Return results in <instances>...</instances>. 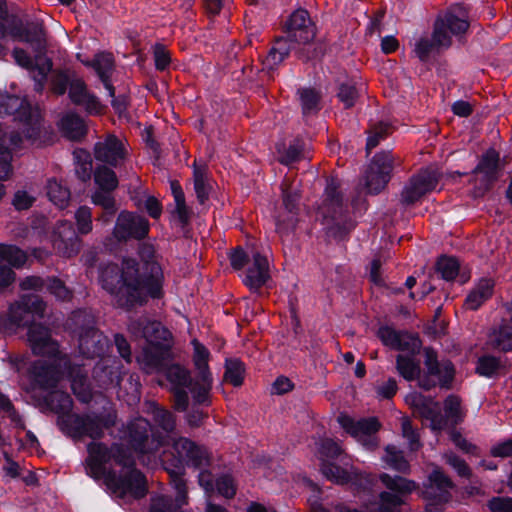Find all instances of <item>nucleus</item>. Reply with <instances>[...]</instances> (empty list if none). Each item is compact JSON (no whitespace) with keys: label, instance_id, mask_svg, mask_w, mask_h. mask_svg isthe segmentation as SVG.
<instances>
[{"label":"nucleus","instance_id":"f257e3e1","mask_svg":"<svg viewBox=\"0 0 512 512\" xmlns=\"http://www.w3.org/2000/svg\"><path fill=\"white\" fill-rule=\"evenodd\" d=\"M88 456L85 459L86 473L95 480L104 479V483L119 498L131 495L135 499L143 498L147 492L145 475L136 468L132 450L122 443L92 441L87 445Z\"/></svg>","mask_w":512,"mask_h":512},{"label":"nucleus","instance_id":"f03ea898","mask_svg":"<svg viewBox=\"0 0 512 512\" xmlns=\"http://www.w3.org/2000/svg\"><path fill=\"white\" fill-rule=\"evenodd\" d=\"M135 259H125L122 267L108 263L100 269L99 281L102 288L114 297L117 307L132 311L143 306L151 298L143 285V274Z\"/></svg>","mask_w":512,"mask_h":512},{"label":"nucleus","instance_id":"7ed1b4c3","mask_svg":"<svg viewBox=\"0 0 512 512\" xmlns=\"http://www.w3.org/2000/svg\"><path fill=\"white\" fill-rule=\"evenodd\" d=\"M286 36L276 37L268 51L264 66L269 78L273 79L279 66L289 57L293 45L312 42L317 33L315 23L304 8L293 11L284 24Z\"/></svg>","mask_w":512,"mask_h":512},{"label":"nucleus","instance_id":"20e7f679","mask_svg":"<svg viewBox=\"0 0 512 512\" xmlns=\"http://www.w3.org/2000/svg\"><path fill=\"white\" fill-rule=\"evenodd\" d=\"M13 116L23 124L24 137L37 146H47L54 142L56 134L43 126V118L38 107H34L27 98L0 93V117Z\"/></svg>","mask_w":512,"mask_h":512},{"label":"nucleus","instance_id":"39448f33","mask_svg":"<svg viewBox=\"0 0 512 512\" xmlns=\"http://www.w3.org/2000/svg\"><path fill=\"white\" fill-rule=\"evenodd\" d=\"M326 225L327 235L335 240L344 239L354 228V222L347 216V206L343 203V195L337 183H328L322 204L318 208Z\"/></svg>","mask_w":512,"mask_h":512},{"label":"nucleus","instance_id":"423d86ee","mask_svg":"<svg viewBox=\"0 0 512 512\" xmlns=\"http://www.w3.org/2000/svg\"><path fill=\"white\" fill-rule=\"evenodd\" d=\"M116 414L112 412L100 414H70L57 418L60 429L75 441L85 437L93 440L101 439L104 430L116 425Z\"/></svg>","mask_w":512,"mask_h":512},{"label":"nucleus","instance_id":"0eeeda50","mask_svg":"<svg viewBox=\"0 0 512 512\" xmlns=\"http://www.w3.org/2000/svg\"><path fill=\"white\" fill-rule=\"evenodd\" d=\"M128 443L139 455H153L160 447L168 444L167 437L154 432L151 424L144 418L136 419L128 425Z\"/></svg>","mask_w":512,"mask_h":512},{"label":"nucleus","instance_id":"6e6552de","mask_svg":"<svg viewBox=\"0 0 512 512\" xmlns=\"http://www.w3.org/2000/svg\"><path fill=\"white\" fill-rule=\"evenodd\" d=\"M46 303L35 294L23 295L18 302L9 308L7 323L3 325L6 331H13L18 327H25L32 324L33 315L44 316Z\"/></svg>","mask_w":512,"mask_h":512},{"label":"nucleus","instance_id":"1a4fd4ad","mask_svg":"<svg viewBox=\"0 0 512 512\" xmlns=\"http://www.w3.org/2000/svg\"><path fill=\"white\" fill-rule=\"evenodd\" d=\"M140 261L136 260V264L143 274V285L149 290L150 296L153 299H160L163 297V271L160 264L154 259L155 249L152 244L142 243L138 250Z\"/></svg>","mask_w":512,"mask_h":512},{"label":"nucleus","instance_id":"9d476101","mask_svg":"<svg viewBox=\"0 0 512 512\" xmlns=\"http://www.w3.org/2000/svg\"><path fill=\"white\" fill-rule=\"evenodd\" d=\"M428 480L430 484L422 492L423 498L428 501L427 511L442 512L443 505L449 502L452 497L450 490L455 485L451 478L439 467L433 469Z\"/></svg>","mask_w":512,"mask_h":512},{"label":"nucleus","instance_id":"9b49d317","mask_svg":"<svg viewBox=\"0 0 512 512\" xmlns=\"http://www.w3.org/2000/svg\"><path fill=\"white\" fill-rule=\"evenodd\" d=\"M441 179V173L432 167L421 169L413 175L401 192L400 201L404 205H413L427 193L433 191Z\"/></svg>","mask_w":512,"mask_h":512},{"label":"nucleus","instance_id":"f8f14e48","mask_svg":"<svg viewBox=\"0 0 512 512\" xmlns=\"http://www.w3.org/2000/svg\"><path fill=\"white\" fill-rule=\"evenodd\" d=\"M51 243L55 253L64 258L76 256L82 248V240L73 223L67 220L56 223L51 234Z\"/></svg>","mask_w":512,"mask_h":512},{"label":"nucleus","instance_id":"ddd939ff","mask_svg":"<svg viewBox=\"0 0 512 512\" xmlns=\"http://www.w3.org/2000/svg\"><path fill=\"white\" fill-rule=\"evenodd\" d=\"M149 227L145 217L124 210L117 217L112 235L118 242L142 240L148 235Z\"/></svg>","mask_w":512,"mask_h":512},{"label":"nucleus","instance_id":"4468645a","mask_svg":"<svg viewBox=\"0 0 512 512\" xmlns=\"http://www.w3.org/2000/svg\"><path fill=\"white\" fill-rule=\"evenodd\" d=\"M282 191V202L285 210L291 214L288 218H282L279 216L276 221V231L283 237L294 231L298 223V212L299 205L302 198V194L299 189L293 186L292 182L285 179L281 184Z\"/></svg>","mask_w":512,"mask_h":512},{"label":"nucleus","instance_id":"2eb2a0df","mask_svg":"<svg viewBox=\"0 0 512 512\" xmlns=\"http://www.w3.org/2000/svg\"><path fill=\"white\" fill-rule=\"evenodd\" d=\"M392 125L387 122H378L368 131L366 141V158L368 160H400L391 149L379 147L380 142L392 133Z\"/></svg>","mask_w":512,"mask_h":512},{"label":"nucleus","instance_id":"dca6fc26","mask_svg":"<svg viewBox=\"0 0 512 512\" xmlns=\"http://www.w3.org/2000/svg\"><path fill=\"white\" fill-rule=\"evenodd\" d=\"M469 25L465 18L457 16L452 9H448L436 18L433 25L434 36L438 42L445 43L446 47H450L452 45L451 35L459 36L466 33Z\"/></svg>","mask_w":512,"mask_h":512},{"label":"nucleus","instance_id":"f3484780","mask_svg":"<svg viewBox=\"0 0 512 512\" xmlns=\"http://www.w3.org/2000/svg\"><path fill=\"white\" fill-rule=\"evenodd\" d=\"M169 438L172 441L173 450L183 456L187 465H191L196 469L211 465V453L205 446L199 445L186 437Z\"/></svg>","mask_w":512,"mask_h":512},{"label":"nucleus","instance_id":"a211bd4d","mask_svg":"<svg viewBox=\"0 0 512 512\" xmlns=\"http://www.w3.org/2000/svg\"><path fill=\"white\" fill-rule=\"evenodd\" d=\"M167 380L174 385L172 389L173 408L184 412L189 405L188 393L184 388L191 382L190 372L179 364L167 367L165 372Z\"/></svg>","mask_w":512,"mask_h":512},{"label":"nucleus","instance_id":"6ab92c4d","mask_svg":"<svg viewBox=\"0 0 512 512\" xmlns=\"http://www.w3.org/2000/svg\"><path fill=\"white\" fill-rule=\"evenodd\" d=\"M27 339L33 354L39 356H55L58 344L51 337V331L40 323H32L28 327Z\"/></svg>","mask_w":512,"mask_h":512},{"label":"nucleus","instance_id":"aec40b11","mask_svg":"<svg viewBox=\"0 0 512 512\" xmlns=\"http://www.w3.org/2000/svg\"><path fill=\"white\" fill-rule=\"evenodd\" d=\"M474 189L477 195L489 192L503 174L501 162H479L472 172Z\"/></svg>","mask_w":512,"mask_h":512},{"label":"nucleus","instance_id":"412c9836","mask_svg":"<svg viewBox=\"0 0 512 512\" xmlns=\"http://www.w3.org/2000/svg\"><path fill=\"white\" fill-rule=\"evenodd\" d=\"M411 407L414 413L422 420L430 421V428L434 431L442 430L446 420L441 415L440 405L431 397L416 394L412 397Z\"/></svg>","mask_w":512,"mask_h":512},{"label":"nucleus","instance_id":"4be33fe9","mask_svg":"<svg viewBox=\"0 0 512 512\" xmlns=\"http://www.w3.org/2000/svg\"><path fill=\"white\" fill-rule=\"evenodd\" d=\"M128 144L115 134H107L94 145V160H126Z\"/></svg>","mask_w":512,"mask_h":512},{"label":"nucleus","instance_id":"5701e85b","mask_svg":"<svg viewBox=\"0 0 512 512\" xmlns=\"http://www.w3.org/2000/svg\"><path fill=\"white\" fill-rule=\"evenodd\" d=\"M392 162H370L365 170V187L369 194L382 192L391 179Z\"/></svg>","mask_w":512,"mask_h":512},{"label":"nucleus","instance_id":"b1692460","mask_svg":"<svg viewBox=\"0 0 512 512\" xmlns=\"http://www.w3.org/2000/svg\"><path fill=\"white\" fill-rule=\"evenodd\" d=\"M65 368L71 382V389L74 395L82 403H89L92 400V391L88 379V373L83 365L65 362Z\"/></svg>","mask_w":512,"mask_h":512},{"label":"nucleus","instance_id":"393cba45","mask_svg":"<svg viewBox=\"0 0 512 512\" xmlns=\"http://www.w3.org/2000/svg\"><path fill=\"white\" fill-rule=\"evenodd\" d=\"M33 388L51 389L55 388L60 379L59 370L56 366L45 361L38 360L29 369Z\"/></svg>","mask_w":512,"mask_h":512},{"label":"nucleus","instance_id":"a878e982","mask_svg":"<svg viewBox=\"0 0 512 512\" xmlns=\"http://www.w3.org/2000/svg\"><path fill=\"white\" fill-rule=\"evenodd\" d=\"M21 42L29 44L35 59L41 60L47 54L48 49L47 30L44 24L40 21L28 22Z\"/></svg>","mask_w":512,"mask_h":512},{"label":"nucleus","instance_id":"bb28decb","mask_svg":"<svg viewBox=\"0 0 512 512\" xmlns=\"http://www.w3.org/2000/svg\"><path fill=\"white\" fill-rule=\"evenodd\" d=\"M338 422L348 434L356 439L365 435L378 433L382 428V424L376 417L362 418L355 421L352 417L341 414L338 417Z\"/></svg>","mask_w":512,"mask_h":512},{"label":"nucleus","instance_id":"cd10ccee","mask_svg":"<svg viewBox=\"0 0 512 512\" xmlns=\"http://www.w3.org/2000/svg\"><path fill=\"white\" fill-rule=\"evenodd\" d=\"M379 480L387 489L386 492L391 496L398 497L403 504H406L410 494L418 489V484L415 481L398 475L391 476L387 473H382L379 475Z\"/></svg>","mask_w":512,"mask_h":512},{"label":"nucleus","instance_id":"c85d7f7f","mask_svg":"<svg viewBox=\"0 0 512 512\" xmlns=\"http://www.w3.org/2000/svg\"><path fill=\"white\" fill-rule=\"evenodd\" d=\"M285 150V157L279 160H311L313 158L312 141L309 138L297 136L290 140L288 146L278 144L277 150Z\"/></svg>","mask_w":512,"mask_h":512},{"label":"nucleus","instance_id":"c756f323","mask_svg":"<svg viewBox=\"0 0 512 512\" xmlns=\"http://www.w3.org/2000/svg\"><path fill=\"white\" fill-rule=\"evenodd\" d=\"M77 337L79 350L86 358L100 357L105 353L106 338L99 329L89 333H82V335Z\"/></svg>","mask_w":512,"mask_h":512},{"label":"nucleus","instance_id":"7c9ffc66","mask_svg":"<svg viewBox=\"0 0 512 512\" xmlns=\"http://www.w3.org/2000/svg\"><path fill=\"white\" fill-rule=\"evenodd\" d=\"M269 263L265 256L255 253L253 256V265L247 270L244 283L250 289H259L269 279Z\"/></svg>","mask_w":512,"mask_h":512},{"label":"nucleus","instance_id":"2f4dec72","mask_svg":"<svg viewBox=\"0 0 512 512\" xmlns=\"http://www.w3.org/2000/svg\"><path fill=\"white\" fill-rule=\"evenodd\" d=\"M192 394L194 405H211L210 391L212 389L211 374L197 373L195 379L191 378V382L186 386Z\"/></svg>","mask_w":512,"mask_h":512},{"label":"nucleus","instance_id":"473e14b6","mask_svg":"<svg viewBox=\"0 0 512 512\" xmlns=\"http://www.w3.org/2000/svg\"><path fill=\"white\" fill-rule=\"evenodd\" d=\"M66 327L76 336L98 329L96 327L95 315L88 309L73 311L66 321Z\"/></svg>","mask_w":512,"mask_h":512},{"label":"nucleus","instance_id":"72a5a7b5","mask_svg":"<svg viewBox=\"0 0 512 512\" xmlns=\"http://www.w3.org/2000/svg\"><path fill=\"white\" fill-rule=\"evenodd\" d=\"M297 95L303 117L315 116L323 108V95L320 90L313 87H301L297 90Z\"/></svg>","mask_w":512,"mask_h":512},{"label":"nucleus","instance_id":"f704fd0d","mask_svg":"<svg viewBox=\"0 0 512 512\" xmlns=\"http://www.w3.org/2000/svg\"><path fill=\"white\" fill-rule=\"evenodd\" d=\"M134 325L142 330V336L149 344H159L161 341H168L171 337L169 330L159 321H149L146 318H140Z\"/></svg>","mask_w":512,"mask_h":512},{"label":"nucleus","instance_id":"c9c22d12","mask_svg":"<svg viewBox=\"0 0 512 512\" xmlns=\"http://www.w3.org/2000/svg\"><path fill=\"white\" fill-rule=\"evenodd\" d=\"M361 89L353 80H345L337 83L336 98L345 110H350L361 98Z\"/></svg>","mask_w":512,"mask_h":512},{"label":"nucleus","instance_id":"e433bc0d","mask_svg":"<svg viewBox=\"0 0 512 512\" xmlns=\"http://www.w3.org/2000/svg\"><path fill=\"white\" fill-rule=\"evenodd\" d=\"M494 282L491 279H481L468 294L465 305L468 309L476 310L493 294Z\"/></svg>","mask_w":512,"mask_h":512},{"label":"nucleus","instance_id":"4c0bfd02","mask_svg":"<svg viewBox=\"0 0 512 512\" xmlns=\"http://www.w3.org/2000/svg\"><path fill=\"white\" fill-rule=\"evenodd\" d=\"M170 185L175 200V209L173 211V215L178 219L181 226L184 228L190 223L192 211L186 205L185 195L179 181L172 180Z\"/></svg>","mask_w":512,"mask_h":512},{"label":"nucleus","instance_id":"58836bf2","mask_svg":"<svg viewBox=\"0 0 512 512\" xmlns=\"http://www.w3.org/2000/svg\"><path fill=\"white\" fill-rule=\"evenodd\" d=\"M46 407L59 416L70 415L73 401L70 395L63 391H53L44 397Z\"/></svg>","mask_w":512,"mask_h":512},{"label":"nucleus","instance_id":"ea45409f","mask_svg":"<svg viewBox=\"0 0 512 512\" xmlns=\"http://www.w3.org/2000/svg\"><path fill=\"white\" fill-rule=\"evenodd\" d=\"M61 129L71 140H80L87 133L84 120L75 113H70L62 117Z\"/></svg>","mask_w":512,"mask_h":512},{"label":"nucleus","instance_id":"a19ab883","mask_svg":"<svg viewBox=\"0 0 512 512\" xmlns=\"http://www.w3.org/2000/svg\"><path fill=\"white\" fill-rule=\"evenodd\" d=\"M194 188L198 201L204 204L209 198L210 186L207 183V166L205 162H194Z\"/></svg>","mask_w":512,"mask_h":512},{"label":"nucleus","instance_id":"79ce46f5","mask_svg":"<svg viewBox=\"0 0 512 512\" xmlns=\"http://www.w3.org/2000/svg\"><path fill=\"white\" fill-rule=\"evenodd\" d=\"M443 48L447 49L448 47H446L445 43L437 41L433 31L431 38L421 37L416 41L414 53L421 62L426 63L429 61L432 53H439V51Z\"/></svg>","mask_w":512,"mask_h":512},{"label":"nucleus","instance_id":"37998d69","mask_svg":"<svg viewBox=\"0 0 512 512\" xmlns=\"http://www.w3.org/2000/svg\"><path fill=\"white\" fill-rule=\"evenodd\" d=\"M86 67H91L95 70L99 79L111 78L114 68V61L111 54L99 53L96 54L92 60L82 61Z\"/></svg>","mask_w":512,"mask_h":512},{"label":"nucleus","instance_id":"c03bdc74","mask_svg":"<svg viewBox=\"0 0 512 512\" xmlns=\"http://www.w3.org/2000/svg\"><path fill=\"white\" fill-rule=\"evenodd\" d=\"M76 75V72L70 69L54 70L50 79L52 92L58 96L64 95Z\"/></svg>","mask_w":512,"mask_h":512},{"label":"nucleus","instance_id":"a18cd8bd","mask_svg":"<svg viewBox=\"0 0 512 512\" xmlns=\"http://www.w3.org/2000/svg\"><path fill=\"white\" fill-rule=\"evenodd\" d=\"M322 474L330 481L337 484H347L352 480V474L345 468H342L326 459L320 464Z\"/></svg>","mask_w":512,"mask_h":512},{"label":"nucleus","instance_id":"49530a36","mask_svg":"<svg viewBox=\"0 0 512 512\" xmlns=\"http://www.w3.org/2000/svg\"><path fill=\"white\" fill-rule=\"evenodd\" d=\"M245 365L239 359H226L223 381L239 387L244 382Z\"/></svg>","mask_w":512,"mask_h":512},{"label":"nucleus","instance_id":"de8ad7c7","mask_svg":"<svg viewBox=\"0 0 512 512\" xmlns=\"http://www.w3.org/2000/svg\"><path fill=\"white\" fill-rule=\"evenodd\" d=\"M47 196L59 208L63 209L70 200V190L56 179H49L47 182Z\"/></svg>","mask_w":512,"mask_h":512},{"label":"nucleus","instance_id":"09e8293b","mask_svg":"<svg viewBox=\"0 0 512 512\" xmlns=\"http://www.w3.org/2000/svg\"><path fill=\"white\" fill-rule=\"evenodd\" d=\"M94 181L97 190L114 191L118 187V178L115 172L107 166H99L94 172Z\"/></svg>","mask_w":512,"mask_h":512},{"label":"nucleus","instance_id":"8fccbe9b","mask_svg":"<svg viewBox=\"0 0 512 512\" xmlns=\"http://www.w3.org/2000/svg\"><path fill=\"white\" fill-rule=\"evenodd\" d=\"M385 452V461L391 468L403 474L410 472V464L404 457L403 451L393 445H388L385 448Z\"/></svg>","mask_w":512,"mask_h":512},{"label":"nucleus","instance_id":"3c124183","mask_svg":"<svg viewBox=\"0 0 512 512\" xmlns=\"http://www.w3.org/2000/svg\"><path fill=\"white\" fill-rule=\"evenodd\" d=\"M396 369L398 373L407 381H412L419 377L421 369L417 362L411 357L404 355H397Z\"/></svg>","mask_w":512,"mask_h":512},{"label":"nucleus","instance_id":"603ef678","mask_svg":"<svg viewBox=\"0 0 512 512\" xmlns=\"http://www.w3.org/2000/svg\"><path fill=\"white\" fill-rule=\"evenodd\" d=\"M460 269V263L457 258L443 255L436 262V270L446 281L454 280Z\"/></svg>","mask_w":512,"mask_h":512},{"label":"nucleus","instance_id":"864d4df0","mask_svg":"<svg viewBox=\"0 0 512 512\" xmlns=\"http://www.w3.org/2000/svg\"><path fill=\"white\" fill-rule=\"evenodd\" d=\"M492 346L501 351L512 350V325L504 324L491 337Z\"/></svg>","mask_w":512,"mask_h":512},{"label":"nucleus","instance_id":"5fc2aeb1","mask_svg":"<svg viewBox=\"0 0 512 512\" xmlns=\"http://www.w3.org/2000/svg\"><path fill=\"white\" fill-rule=\"evenodd\" d=\"M167 350L159 344H150L144 349L143 357L146 365L152 368H161L166 359Z\"/></svg>","mask_w":512,"mask_h":512},{"label":"nucleus","instance_id":"6e6d98bb","mask_svg":"<svg viewBox=\"0 0 512 512\" xmlns=\"http://www.w3.org/2000/svg\"><path fill=\"white\" fill-rule=\"evenodd\" d=\"M76 232L81 235L89 234L93 229L92 210L90 207L80 206L75 212Z\"/></svg>","mask_w":512,"mask_h":512},{"label":"nucleus","instance_id":"4d7b16f0","mask_svg":"<svg viewBox=\"0 0 512 512\" xmlns=\"http://www.w3.org/2000/svg\"><path fill=\"white\" fill-rule=\"evenodd\" d=\"M153 419L168 434L173 433L176 429V417L167 409L156 407L153 411Z\"/></svg>","mask_w":512,"mask_h":512},{"label":"nucleus","instance_id":"13d9d810","mask_svg":"<svg viewBox=\"0 0 512 512\" xmlns=\"http://www.w3.org/2000/svg\"><path fill=\"white\" fill-rule=\"evenodd\" d=\"M169 475L170 484L173 486V488L176 490V501L180 505H187L188 504V489L186 480L183 478L185 475L184 471H178L174 472Z\"/></svg>","mask_w":512,"mask_h":512},{"label":"nucleus","instance_id":"bf43d9fd","mask_svg":"<svg viewBox=\"0 0 512 512\" xmlns=\"http://www.w3.org/2000/svg\"><path fill=\"white\" fill-rule=\"evenodd\" d=\"M160 460L164 470L168 474L185 470L183 456L177 454L175 451H163Z\"/></svg>","mask_w":512,"mask_h":512},{"label":"nucleus","instance_id":"052dcab7","mask_svg":"<svg viewBox=\"0 0 512 512\" xmlns=\"http://www.w3.org/2000/svg\"><path fill=\"white\" fill-rule=\"evenodd\" d=\"M192 344L194 347L193 361L198 373L211 374L208 366L210 356L208 349L197 339H194Z\"/></svg>","mask_w":512,"mask_h":512},{"label":"nucleus","instance_id":"680f3d73","mask_svg":"<svg viewBox=\"0 0 512 512\" xmlns=\"http://www.w3.org/2000/svg\"><path fill=\"white\" fill-rule=\"evenodd\" d=\"M421 347L422 341L418 334L402 331L396 350L408 352L411 355H416L420 352Z\"/></svg>","mask_w":512,"mask_h":512},{"label":"nucleus","instance_id":"e2e57ef3","mask_svg":"<svg viewBox=\"0 0 512 512\" xmlns=\"http://www.w3.org/2000/svg\"><path fill=\"white\" fill-rule=\"evenodd\" d=\"M184 505H180L171 496H157L152 498L150 512H179Z\"/></svg>","mask_w":512,"mask_h":512},{"label":"nucleus","instance_id":"0e129e2a","mask_svg":"<svg viewBox=\"0 0 512 512\" xmlns=\"http://www.w3.org/2000/svg\"><path fill=\"white\" fill-rule=\"evenodd\" d=\"M3 260L14 267H21L27 260V254L15 245L1 244Z\"/></svg>","mask_w":512,"mask_h":512},{"label":"nucleus","instance_id":"69168bd1","mask_svg":"<svg viewBox=\"0 0 512 512\" xmlns=\"http://www.w3.org/2000/svg\"><path fill=\"white\" fill-rule=\"evenodd\" d=\"M444 410L448 418L457 425L463 420L461 411V399L456 395H449L444 401Z\"/></svg>","mask_w":512,"mask_h":512},{"label":"nucleus","instance_id":"338daca9","mask_svg":"<svg viewBox=\"0 0 512 512\" xmlns=\"http://www.w3.org/2000/svg\"><path fill=\"white\" fill-rule=\"evenodd\" d=\"M46 289L61 301H69L72 298V292L66 287L65 283L57 277H48Z\"/></svg>","mask_w":512,"mask_h":512},{"label":"nucleus","instance_id":"774afa93","mask_svg":"<svg viewBox=\"0 0 512 512\" xmlns=\"http://www.w3.org/2000/svg\"><path fill=\"white\" fill-rule=\"evenodd\" d=\"M403 505L398 497L391 496L388 492H381L376 512H401Z\"/></svg>","mask_w":512,"mask_h":512}]
</instances>
